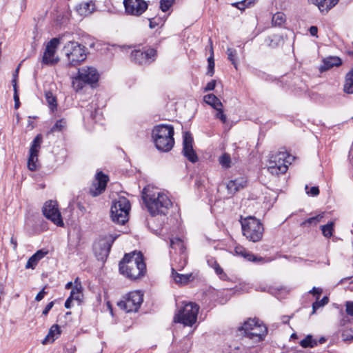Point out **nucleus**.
<instances>
[{
  "label": "nucleus",
  "instance_id": "f257e3e1",
  "mask_svg": "<svg viewBox=\"0 0 353 353\" xmlns=\"http://www.w3.org/2000/svg\"><path fill=\"white\" fill-rule=\"evenodd\" d=\"M142 198L152 216L165 215L172 206V202L167 195L150 186L143 188Z\"/></svg>",
  "mask_w": 353,
  "mask_h": 353
},
{
  "label": "nucleus",
  "instance_id": "f03ea898",
  "mask_svg": "<svg viewBox=\"0 0 353 353\" xmlns=\"http://www.w3.org/2000/svg\"><path fill=\"white\" fill-rule=\"evenodd\" d=\"M119 272L131 280L138 279L146 272V265L141 252L125 254L119 264Z\"/></svg>",
  "mask_w": 353,
  "mask_h": 353
},
{
  "label": "nucleus",
  "instance_id": "7ed1b4c3",
  "mask_svg": "<svg viewBox=\"0 0 353 353\" xmlns=\"http://www.w3.org/2000/svg\"><path fill=\"white\" fill-rule=\"evenodd\" d=\"M174 128L171 125L160 124L154 127L152 137L157 149L161 152L170 151L174 145Z\"/></svg>",
  "mask_w": 353,
  "mask_h": 353
},
{
  "label": "nucleus",
  "instance_id": "20e7f679",
  "mask_svg": "<svg viewBox=\"0 0 353 353\" xmlns=\"http://www.w3.org/2000/svg\"><path fill=\"white\" fill-rule=\"evenodd\" d=\"M85 47L74 41L67 42L62 50L70 66H76L86 59Z\"/></svg>",
  "mask_w": 353,
  "mask_h": 353
},
{
  "label": "nucleus",
  "instance_id": "39448f33",
  "mask_svg": "<svg viewBox=\"0 0 353 353\" xmlns=\"http://www.w3.org/2000/svg\"><path fill=\"white\" fill-rule=\"evenodd\" d=\"M241 223L243 234L247 239L254 243L262 239L264 228L259 219L254 216H248Z\"/></svg>",
  "mask_w": 353,
  "mask_h": 353
},
{
  "label": "nucleus",
  "instance_id": "423d86ee",
  "mask_svg": "<svg viewBox=\"0 0 353 353\" xmlns=\"http://www.w3.org/2000/svg\"><path fill=\"white\" fill-rule=\"evenodd\" d=\"M130 203L124 196L119 197L114 201L110 209V217L112 221L119 225H124L128 220Z\"/></svg>",
  "mask_w": 353,
  "mask_h": 353
},
{
  "label": "nucleus",
  "instance_id": "0eeeda50",
  "mask_svg": "<svg viewBox=\"0 0 353 353\" xmlns=\"http://www.w3.org/2000/svg\"><path fill=\"white\" fill-rule=\"evenodd\" d=\"M239 330L243 331L245 336L254 342L262 341L268 332L267 327L256 319H250L246 321L243 325L239 327Z\"/></svg>",
  "mask_w": 353,
  "mask_h": 353
},
{
  "label": "nucleus",
  "instance_id": "6e6552de",
  "mask_svg": "<svg viewBox=\"0 0 353 353\" xmlns=\"http://www.w3.org/2000/svg\"><path fill=\"white\" fill-rule=\"evenodd\" d=\"M99 73L96 68L83 66L79 69L77 76L72 79V84L76 91L81 90L84 84H93L99 80Z\"/></svg>",
  "mask_w": 353,
  "mask_h": 353
},
{
  "label": "nucleus",
  "instance_id": "1a4fd4ad",
  "mask_svg": "<svg viewBox=\"0 0 353 353\" xmlns=\"http://www.w3.org/2000/svg\"><path fill=\"white\" fill-rule=\"evenodd\" d=\"M199 310V306L196 303L189 302L179 310L174 321L185 326H192L196 321Z\"/></svg>",
  "mask_w": 353,
  "mask_h": 353
},
{
  "label": "nucleus",
  "instance_id": "9d476101",
  "mask_svg": "<svg viewBox=\"0 0 353 353\" xmlns=\"http://www.w3.org/2000/svg\"><path fill=\"white\" fill-rule=\"evenodd\" d=\"M291 156L286 152H278L270 156L268 170L274 175L285 173L288 170L287 163H290Z\"/></svg>",
  "mask_w": 353,
  "mask_h": 353
},
{
  "label": "nucleus",
  "instance_id": "9b49d317",
  "mask_svg": "<svg viewBox=\"0 0 353 353\" xmlns=\"http://www.w3.org/2000/svg\"><path fill=\"white\" fill-rule=\"evenodd\" d=\"M141 291H133L123 296L117 303L118 307L126 312H137L143 301Z\"/></svg>",
  "mask_w": 353,
  "mask_h": 353
},
{
  "label": "nucleus",
  "instance_id": "f8f14e48",
  "mask_svg": "<svg viewBox=\"0 0 353 353\" xmlns=\"http://www.w3.org/2000/svg\"><path fill=\"white\" fill-rule=\"evenodd\" d=\"M157 52L152 48L134 49L130 53L131 61L138 65H148L156 60Z\"/></svg>",
  "mask_w": 353,
  "mask_h": 353
},
{
  "label": "nucleus",
  "instance_id": "ddd939ff",
  "mask_svg": "<svg viewBox=\"0 0 353 353\" xmlns=\"http://www.w3.org/2000/svg\"><path fill=\"white\" fill-rule=\"evenodd\" d=\"M65 34L59 37L52 38L48 41L46 46V50L42 57V63L45 65H54L59 61L58 58L54 57L58 46L63 41Z\"/></svg>",
  "mask_w": 353,
  "mask_h": 353
},
{
  "label": "nucleus",
  "instance_id": "4468645a",
  "mask_svg": "<svg viewBox=\"0 0 353 353\" xmlns=\"http://www.w3.org/2000/svg\"><path fill=\"white\" fill-rule=\"evenodd\" d=\"M115 237L111 236L100 239L94 244L93 250L99 261H105L109 255Z\"/></svg>",
  "mask_w": 353,
  "mask_h": 353
},
{
  "label": "nucleus",
  "instance_id": "2eb2a0df",
  "mask_svg": "<svg viewBox=\"0 0 353 353\" xmlns=\"http://www.w3.org/2000/svg\"><path fill=\"white\" fill-rule=\"evenodd\" d=\"M42 212L45 217L55 225L60 227L63 226L64 223L57 201L52 200L46 201L43 207Z\"/></svg>",
  "mask_w": 353,
  "mask_h": 353
},
{
  "label": "nucleus",
  "instance_id": "dca6fc26",
  "mask_svg": "<svg viewBox=\"0 0 353 353\" xmlns=\"http://www.w3.org/2000/svg\"><path fill=\"white\" fill-rule=\"evenodd\" d=\"M125 12L128 14L139 17L148 8L144 0H123Z\"/></svg>",
  "mask_w": 353,
  "mask_h": 353
},
{
  "label": "nucleus",
  "instance_id": "f3484780",
  "mask_svg": "<svg viewBox=\"0 0 353 353\" xmlns=\"http://www.w3.org/2000/svg\"><path fill=\"white\" fill-rule=\"evenodd\" d=\"M182 153L192 163H196L198 161L197 154L193 149V138L189 132H185L183 136Z\"/></svg>",
  "mask_w": 353,
  "mask_h": 353
},
{
  "label": "nucleus",
  "instance_id": "a211bd4d",
  "mask_svg": "<svg viewBox=\"0 0 353 353\" xmlns=\"http://www.w3.org/2000/svg\"><path fill=\"white\" fill-rule=\"evenodd\" d=\"M108 180V176L106 174L102 172H99L90 188V194L92 196L101 194L105 191Z\"/></svg>",
  "mask_w": 353,
  "mask_h": 353
},
{
  "label": "nucleus",
  "instance_id": "6ab92c4d",
  "mask_svg": "<svg viewBox=\"0 0 353 353\" xmlns=\"http://www.w3.org/2000/svg\"><path fill=\"white\" fill-rule=\"evenodd\" d=\"M247 185V181L243 177H239L234 180H230L227 184V190L228 194H234L236 192L245 187Z\"/></svg>",
  "mask_w": 353,
  "mask_h": 353
},
{
  "label": "nucleus",
  "instance_id": "aec40b11",
  "mask_svg": "<svg viewBox=\"0 0 353 353\" xmlns=\"http://www.w3.org/2000/svg\"><path fill=\"white\" fill-rule=\"evenodd\" d=\"M310 3L318 6L321 12H327L337 4L339 0H308Z\"/></svg>",
  "mask_w": 353,
  "mask_h": 353
},
{
  "label": "nucleus",
  "instance_id": "412c9836",
  "mask_svg": "<svg viewBox=\"0 0 353 353\" xmlns=\"http://www.w3.org/2000/svg\"><path fill=\"white\" fill-rule=\"evenodd\" d=\"M342 63L341 59L338 57H330L323 59V64L320 66L321 72L326 71L334 66H339Z\"/></svg>",
  "mask_w": 353,
  "mask_h": 353
},
{
  "label": "nucleus",
  "instance_id": "4be33fe9",
  "mask_svg": "<svg viewBox=\"0 0 353 353\" xmlns=\"http://www.w3.org/2000/svg\"><path fill=\"white\" fill-rule=\"evenodd\" d=\"M95 9L92 1L83 2L76 6V10L81 16H88L93 12Z\"/></svg>",
  "mask_w": 353,
  "mask_h": 353
},
{
  "label": "nucleus",
  "instance_id": "5701e85b",
  "mask_svg": "<svg viewBox=\"0 0 353 353\" xmlns=\"http://www.w3.org/2000/svg\"><path fill=\"white\" fill-rule=\"evenodd\" d=\"M234 252L236 254V255L241 256L250 261L261 262L263 261V259L262 257H257L254 256L251 252H248L242 246H236L234 248Z\"/></svg>",
  "mask_w": 353,
  "mask_h": 353
},
{
  "label": "nucleus",
  "instance_id": "b1692460",
  "mask_svg": "<svg viewBox=\"0 0 353 353\" xmlns=\"http://www.w3.org/2000/svg\"><path fill=\"white\" fill-rule=\"evenodd\" d=\"M61 334L60 327L58 325H53L49 330L48 334L42 341L43 344L52 343Z\"/></svg>",
  "mask_w": 353,
  "mask_h": 353
},
{
  "label": "nucleus",
  "instance_id": "393cba45",
  "mask_svg": "<svg viewBox=\"0 0 353 353\" xmlns=\"http://www.w3.org/2000/svg\"><path fill=\"white\" fill-rule=\"evenodd\" d=\"M172 276L174 281L179 284H187L193 279L192 274H179L174 268H172Z\"/></svg>",
  "mask_w": 353,
  "mask_h": 353
},
{
  "label": "nucleus",
  "instance_id": "a878e982",
  "mask_svg": "<svg viewBox=\"0 0 353 353\" xmlns=\"http://www.w3.org/2000/svg\"><path fill=\"white\" fill-rule=\"evenodd\" d=\"M343 91L347 94H353V68L345 75Z\"/></svg>",
  "mask_w": 353,
  "mask_h": 353
},
{
  "label": "nucleus",
  "instance_id": "bb28decb",
  "mask_svg": "<svg viewBox=\"0 0 353 353\" xmlns=\"http://www.w3.org/2000/svg\"><path fill=\"white\" fill-rule=\"evenodd\" d=\"M204 101L208 105H211L215 110L222 107L223 105L219 99H218L216 96L213 94L205 95L204 97Z\"/></svg>",
  "mask_w": 353,
  "mask_h": 353
},
{
  "label": "nucleus",
  "instance_id": "cd10ccee",
  "mask_svg": "<svg viewBox=\"0 0 353 353\" xmlns=\"http://www.w3.org/2000/svg\"><path fill=\"white\" fill-rule=\"evenodd\" d=\"M70 297L73 300L77 301L79 303L81 301L83 294H82V286L81 283L76 284L74 288L70 292Z\"/></svg>",
  "mask_w": 353,
  "mask_h": 353
},
{
  "label": "nucleus",
  "instance_id": "c85d7f7f",
  "mask_svg": "<svg viewBox=\"0 0 353 353\" xmlns=\"http://www.w3.org/2000/svg\"><path fill=\"white\" fill-rule=\"evenodd\" d=\"M170 247L175 250H179L180 254H183L185 250L184 243L179 238L171 239Z\"/></svg>",
  "mask_w": 353,
  "mask_h": 353
},
{
  "label": "nucleus",
  "instance_id": "c756f323",
  "mask_svg": "<svg viewBox=\"0 0 353 353\" xmlns=\"http://www.w3.org/2000/svg\"><path fill=\"white\" fill-rule=\"evenodd\" d=\"M42 143V136L41 134H37L34 139L31 147L30 148V153L35 154L38 155L39 150L41 148V144Z\"/></svg>",
  "mask_w": 353,
  "mask_h": 353
},
{
  "label": "nucleus",
  "instance_id": "7c9ffc66",
  "mask_svg": "<svg viewBox=\"0 0 353 353\" xmlns=\"http://www.w3.org/2000/svg\"><path fill=\"white\" fill-rule=\"evenodd\" d=\"M334 226V223L333 221H331L325 225H321V229L323 235L326 238H330L333 234Z\"/></svg>",
  "mask_w": 353,
  "mask_h": 353
},
{
  "label": "nucleus",
  "instance_id": "2f4dec72",
  "mask_svg": "<svg viewBox=\"0 0 353 353\" xmlns=\"http://www.w3.org/2000/svg\"><path fill=\"white\" fill-rule=\"evenodd\" d=\"M45 96H46V101L48 104L50 109L52 111H54L57 108V106L56 97H54L53 95L52 92H50V91L46 92L45 94Z\"/></svg>",
  "mask_w": 353,
  "mask_h": 353
},
{
  "label": "nucleus",
  "instance_id": "473e14b6",
  "mask_svg": "<svg viewBox=\"0 0 353 353\" xmlns=\"http://www.w3.org/2000/svg\"><path fill=\"white\" fill-rule=\"evenodd\" d=\"M67 122L65 119L58 120L55 124L51 128L50 132H62L66 128Z\"/></svg>",
  "mask_w": 353,
  "mask_h": 353
},
{
  "label": "nucleus",
  "instance_id": "72a5a7b5",
  "mask_svg": "<svg viewBox=\"0 0 353 353\" xmlns=\"http://www.w3.org/2000/svg\"><path fill=\"white\" fill-rule=\"evenodd\" d=\"M300 345L304 348L313 347L317 345V342L312 339V335L309 334L300 341Z\"/></svg>",
  "mask_w": 353,
  "mask_h": 353
},
{
  "label": "nucleus",
  "instance_id": "f704fd0d",
  "mask_svg": "<svg viewBox=\"0 0 353 353\" xmlns=\"http://www.w3.org/2000/svg\"><path fill=\"white\" fill-rule=\"evenodd\" d=\"M228 59L234 65V68H237V52L234 48H228L227 50Z\"/></svg>",
  "mask_w": 353,
  "mask_h": 353
},
{
  "label": "nucleus",
  "instance_id": "c9c22d12",
  "mask_svg": "<svg viewBox=\"0 0 353 353\" xmlns=\"http://www.w3.org/2000/svg\"><path fill=\"white\" fill-rule=\"evenodd\" d=\"M285 21V15L283 12H276L272 17V22L274 26H281Z\"/></svg>",
  "mask_w": 353,
  "mask_h": 353
},
{
  "label": "nucleus",
  "instance_id": "e433bc0d",
  "mask_svg": "<svg viewBox=\"0 0 353 353\" xmlns=\"http://www.w3.org/2000/svg\"><path fill=\"white\" fill-rule=\"evenodd\" d=\"M219 162L221 165L227 169L231 167V158L228 153L223 154L219 159Z\"/></svg>",
  "mask_w": 353,
  "mask_h": 353
},
{
  "label": "nucleus",
  "instance_id": "4c0bfd02",
  "mask_svg": "<svg viewBox=\"0 0 353 353\" xmlns=\"http://www.w3.org/2000/svg\"><path fill=\"white\" fill-rule=\"evenodd\" d=\"M211 55L208 59V71L206 72V74L212 77L214 73V60L213 57V49L212 47H211Z\"/></svg>",
  "mask_w": 353,
  "mask_h": 353
},
{
  "label": "nucleus",
  "instance_id": "58836bf2",
  "mask_svg": "<svg viewBox=\"0 0 353 353\" xmlns=\"http://www.w3.org/2000/svg\"><path fill=\"white\" fill-rule=\"evenodd\" d=\"M38 160V155L35 154L30 153L28 161V168L29 170L34 171L37 170V161Z\"/></svg>",
  "mask_w": 353,
  "mask_h": 353
},
{
  "label": "nucleus",
  "instance_id": "ea45409f",
  "mask_svg": "<svg viewBox=\"0 0 353 353\" xmlns=\"http://www.w3.org/2000/svg\"><path fill=\"white\" fill-rule=\"evenodd\" d=\"M329 302V299L327 296H324L321 301H319L317 299L314 303L312 304V314H314L316 312V310L321 307H323L326 304H327Z\"/></svg>",
  "mask_w": 353,
  "mask_h": 353
},
{
  "label": "nucleus",
  "instance_id": "a19ab883",
  "mask_svg": "<svg viewBox=\"0 0 353 353\" xmlns=\"http://www.w3.org/2000/svg\"><path fill=\"white\" fill-rule=\"evenodd\" d=\"M323 217V213L318 214L315 216L310 217L303 222L302 225H316L321 221Z\"/></svg>",
  "mask_w": 353,
  "mask_h": 353
},
{
  "label": "nucleus",
  "instance_id": "79ce46f5",
  "mask_svg": "<svg viewBox=\"0 0 353 353\" xmlns=\"http://www.w3.org/2000/svg\"><path fill=\"white\" fill-rule=\"evenodd\" d=\"M174 0H161L160 8L162 11L166 12L173 4Z\"/></svg>",
  "mask_w": 353,
  "mask_h": 353
},
{
  "label": "nucleus",
  "instance_id": "37998d69",
  "mask_svg": "<svg viewBox=\"0 0 353 353\" xmlns=\"http://www.w3.org/2000/svg\"><path fill=\"white\" fill-rule=\"evenodd\" d=\"M39 261L36 258V256H34V254L30 256L26 265V269H29V268H31V269H34L36 265H37L38 262Z\"/></svg>",
  "mask_w": 353,
  "mask_h": 353
},
{
  "label": "nucleus",
  "instance_id": "c03bdc74",
  "mask_svg": "<svg viewBox=\"0 0 353 353\" xmlns=\"http://www.w3.org/2000/svg\"><path fill=\"white\" fill-rule=\"evenodd\" d=\"M12 85H13L14 91V107L16 109H17L19 107L20 103H19V95L17 94V86L16 84L15 79L12 80Z\"/></svg>",
  "mask_w": 353,
  "mask_h": 353
},
{
  "label": "nucleus",
  "instance_id": "a18cd8bd",
  "mask_svg": "<svg viewBox=\"0 0 353 353\" xmlns=\"http://www.w3.org/2000/svg\"><path fill=\"white\" fill-rule=\"evenodd\" d=\"M213 268L214 269L215 272L217 275L219 276L221 279H225L226 277V274L224 273L223 269L220 267V265L217 263L216 261H214Z\"/></svg>",
  "mask_w": 353,
  "mask_h": 353
},
{
  "label": "nucleus",
  "instance_id": "49530a36",
  "mask_svg": "<svg viewBox=\"0 0 353 353\" xmlns=\"http://www.w3.org/2000/svg\"><path fill=\"white\" fill-rule=\"evenodd\" d=\"M216 117L219 119H220L223 123H225L227 121V117L226 115L223 113V109L221 108L216 109Z\"/></svg>",
  "mask_w": 353,
  "mask_h": 353
},
{
  "label": "nucleus",
  "instance_id": "de8ad7c7",
  "mask_svg": "<svg viewBox=\"0 0 353 353\" xmlns=\"http://www.w3.org/2000/svg\"><path fill=\"white\" fill-rule=\"evenodd\" d=\"M346 312L348 315L353 316V302L352 301H347L346 304Z\"/></svg>",
  "mask_w": 353,
  "mask_h": 353
},
{
  "label": "nucleus",
  "instance_id": "09e8293b",
  "mask_svg": "<svg viewBox=\"0 0 353 353\" xmlns=\"http://www.w3.org/2000/svg\"><path fill=\"white\" fill-rule=\"evenodd\" d=\"M323 290L321 288H316L314 287L311 290L309 291V293L313 294L314 296H316V299H319V296L322 294Z\"/></svg>",
  "mask_w": 353,
  "mask_h": 353
},
{
  "label": "nucleus",
  "instance_id": "8fccbe9b",
  "mask_svg": "<svg viewBox=\"0 0 353 353\" xmlns=\"http://www.w3.org/2000/svg\"><path fill=\"white\" fill-rule=\"evenodd\" d=\"M216 86V81L212 80L208 82L204 89L205 92L213 90Z\"/></svg>",
  "mask_w": 353,
  "mask_h": 353
},
{
  "label": "nucleus",
  "instance_id": "3c124183",
  "mask_svg": "<svg viewBox=\"0 0 353 353\" xmlns=\"http://www.w3.org/2000/svg\"><path fill=\"white\" fill-rule=\"evenodd\" d=\"M48 254V251H45L44 250H39L36 253L34 254V256H36V258L40 261Z\"/></svg>",
  "mask_w": 353,
  "mask_h": 353
},
{
  "label": "nucleus",
  "instance_id": "603ef678",
  "mask_svg": "<svg viewBox=\"0 0 353 353\" xmlns=\"http://www.w3.org/2000/svg\"><path fill=\"white\" fill-rule=\"evenodd\" d=\"M47 294V292L45 291V288H43L36 296L35 300L37 301H41L44 296Z\"/></svg>",
  "mask_w": 353,
  "mask_h": 353
},
{
  "label": "nucleus",
  "instance_id": "864d4df0",
  "mask_svg": "<svg viewBox=\"0 0 353 353\" xmlns=\"http://www.w3.org/2000/svg\"><path fill=\"white\" fill-rule=\"evenodd\" d=\"M54 301H51L50 303H48L46 307L44 308V310H43V312L42 314L43 315H47L49 312V311L52 309V307L54 306Z\"/></svg>",
  "mask_w": 353,
  "mask_h": 353
},
{
  "label": "nucleus",
  "instance_id": "5fc2aeb1",
  "mask_svg": "<svg viewBox=\"0 0 353 353\" xmlns=\"http://www.w3.org/2000/svg\"><path fill=\"white\" fill-rule=\"evenodd\" d=\"M307 193L313 196H317L319 194V188L316 186L312 187L310 191H307Z\"/></svg>",
  "mask_w": 353,
  "mask_h": 353
},
{
  "label": "nucleus",
  "instance_id": "6e6d98bb",
  "mask_svg": "<svg viewBox=\"0 0 353 353\" xmlns=\"http://www.w3.org/2000/svg\"><path fill=\"white\" fill-rule=\"evenodd\" d=\"M310 33L312 36H316L317 34V32H318V28L316 26H311L310 28Z\"/></svg>",
  "mask_w": 353,
  "mask_h": 353
},
{
  "label": "nucleus",
  "instance_id": "4d7b16f0",
  "mask_svg": "<svg viewBox=\"0 0 353 353\" xmlns=\"http://www.w3.org/2000/svg\"><path fill=\"white\" fill-rule=\"evenodd\" d=\"M239 3H234L232 4V6L236 7L239 10H244L245 6H248V5L247 4V3H245L244 5H242V4H240L239 3Z\"/></svg>",
  "mask_w": 353,
  "mask_h": 353
},
{
  "label": "nucleus",
  "instance_id": "13d9d810",
  "mask_svg": "<svg viewBox=\"0 0 353 353\" xmlns=\"http://www.w3.org/2000/svg\"><path fill=\"white\" fill-rule=\"evenodd\" d=\"M291 318L292 316L284 315L281 317V321L283 323H288Z\"/></svg>",
  "mask_w": 353,
  "mask_h": 353
},
{
  "label": "nucleus",
  "instance_id": "bf43d9fd",
  "mask_svg": "<svg viewBox=\"0 0 353 353\" xmlns=\"http://www.w3.org/2000/svg\"><path fill=\"white\" fill-rule=\"evenodd\" d=\"M72 299L69 296V297L66 299V301H65V307L66 308H70V307H71V303H72Z\"/></svg>",
  "mask_w": 353,
  "mask_h": 353
},
{
  "label": "nucleus",
  "instance_id": "052dcab7",
  "mask_svg": "<svg viewBox=\"0 0 353 353\" xmlns=\"http://www.w3.org/2000/svg\"><path fill=\"white\" fill-rule=\"evenodd\" d=\"M149 21H150L149 26L151 29H153L158 26L157 23L153 21V19H149Z\"/></svg>",
  "mask_w": 353,
  "mask_h": 353
},
{
  "label": "nucleus",
  "instance_id": "680f3d73",
  "mask_svg": "<svg viewBox=\"0 0 353 353\" xmlns=\"http://www.w3.org/2000/svg\"><path fill=\"white\" fill-rule=\"evenodd\" d=\"M265 42L268 44V46H270L271 47H274L275 46L274 44H272L273 39H271L270 37L267 38L265 39Z\"/></svg>",
  "mask_w": 353,
  "mask_h": 353
},
{
  "label": "nucleus",
  "instance_id": "e2e57ef3",
  "mask_svg": "<svg viewBox=\"0 0 353 353\" xmlns=\"http://www.w3.org/2000/svg\"><path fill=\"white\" fill-rule=\"evenodd\" d=\"M255 0H243V1L240 2V4L244 5L245 3H247L248 5H251L254 3Z\"/></svg>",
  "mask_w": 353,
  "mask_h": 353
},
{
  "label": "nucleus",
  "instance_id": "0e129e2a",
  "mask_svg": "<svg viewBox=\"0 0 353 353\" xmlns=\"http://www.w3.org/2000/svg\"><path fill=\"white\" fill-rule=\"evenodd\" d=\"M11 243L13 244L14 245V249H15L17 248V240L15 239H14L13 237L11 238Z\"/></svg>",
  "mask_w": 353,
  "mask_h": 353
},
{
  "label": "nucleus",
  "instance_id": "69168bd1",
  "mask_svg": "<svg viewBox=\"0 0 353 353\" xmlns=\"http://www.w3.org/2000/svg\"><path fill=\"white\" fill-rule=\"evenodd\" d=\"M19 70V66H18V68L15 70V72L14 74L13 80L15 79L17 81V75H18Z\"/></svg>",
  "mask_w": 353,
  "mask_h": 353
},
{
  "label": "nucleus",
  "instance_id": "338daca9",
  "mask_svg": "<svg viewBox=\"0 0 353 353\" xmlns=\"http://www.w3.org/2000/svg\"><path fill=\"white\" fill-rule=\"evenodd\" d=\"M72 286V282H68L66 285H65V288L66 289H70Z\"/></svg>",
  "mask_w": 353,
  "mask_h": 353
},
{
  "label": "nucleus",
  "instance_id": "774afa93",
  "mask_svg": "<svg viewBox=\"0 0 353 353\" xmlns=\"http://www.w3.org/2000/svg\"><path fill=\"white\" fill-rule=\"evenodd\" d=\"M351 277H347V278H344V279H342L340 280V281L339 282V284H342L343 283V282L347 279H350Z\"/></svg>",
  "mask_w": 353,
  "mask_h": 353
}]
</instances>
